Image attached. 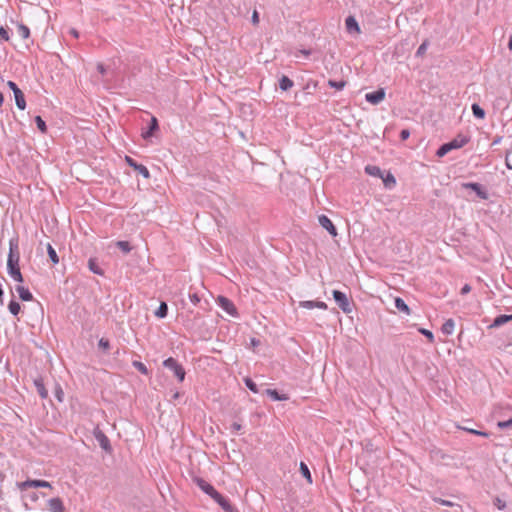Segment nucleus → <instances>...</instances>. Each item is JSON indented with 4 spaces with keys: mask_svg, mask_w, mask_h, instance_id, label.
<instances>
[{
    "mask_svg": "<svg viewBox=\"0 0 512 512\" xmlns=\"http://www.w3.org/2000/svg\"><path fill=\"white\" fill-rule=\"evenodd\" d=\"M20 255L18 250V240L12 238L9 241V254L7 259V272L10 277L19 283L24 281L19 267Z\"/></svg>",
    "mask_w": 512,
    "mask_h": 512,
    "instance_id": "obj_1",
    "label": "nucleus"
},
{
    "mask_svg": "<svg viewBox=\"0 0 512 512\" xmlns=\"http://www.w3.org/2000/svg\"><path fill=\"white\" fill-rule=\"evenodd\" d=\"M482 212L486 214H496L501 209V199L498 195L489 196L488 193L482 189Z\"/></svg>",
    "mask_w": 512,
    "mask_h": 512,
    "instance_id": "obj_2",
    "label": "nucleus"
},
{
    "mask_svg": "<svg viewBox=\"0 0 512 512\" xmlns=\"http://www.w3.org/2000/svg\"><path fill=\"white\" fill-rule=\"evenodd\" d=\"M163 365L165 368L173 371L174 375L177 377L179 382H183L185 379L186 372L181 364L178 363L177 360H175L172 357H169L163 362Z\"/></svg>",
    "mask_w": 512,
    "mask_h": 512,
    "instance_id": "obj_3",
    "label": "nucleus"
},
{
    "mask_svg": "<svg viewBox=\"0 0 512 512\" xmlns=\"http://www.w3.org/2000/svg\"><path fill=\"white\" fill-rule=\"evenodd\" d=\"M333 298L334 300L336 301L337 305L339 306V308L344 312V313H350L352 311V307H351V304H350V301L347 297V295L339 290H334L333 291Z\"/></svg>",
    "mask_w": 512,
    "mask_h": 512,
    "instance_id": "obj_4",
    "label": "nucleus"
},
{
    "mask_svg": "<svg viewBox=\"0 0 512 512\" xmlns=\"http://www.w3.org/2000/svg\"><path fill=\"white\" fill-rule=\"evenodd\" d=\"M7 85L14 93L15 102H16L17 107L20 110H24L26 108V101H25L23 92L19 89V87L13 81H8Z\"/></svg>",
    "mask_w": 512,
    "mask_h": 512,
    "instance_id": "obj_5",
    "label": "nucleus"
},
{
    "mask_svg": "<svg viewBox=\"0 0 512 512\" xmlns=\"http://www.w3.org/2000/svg\"><path fill=\"white\" fill-rule=\"evenodd\" d=\"M216 303L226 312L228 313L229 315L233 316V317H237L238 316V313H237V309L235 307V305L233 304V302L228 299L227 297H224V296H219L217 299H216Z\"/></svg>",
    "mask_w": 512,
    "mask_h": 512,
    "instance_id": "obj_6",
    "label": "nucleus"
},
{
    "mask_svg": "<svg viewBox=\"0 0 512 512\" xmlns=\"http://www.w3.org/2000/svg\"><path fill=\"white\" fill-rule=\"evenodd\" d=\"M18 488L21 491H24L28 488H51V484L45 480H26L24 482H20L17 484Z\"/></svg>",
    "mask_w": 512,
    "mask_h": 512,
    "instance_id": "obj_7",
    "label": "nucleus"
},
{
    "mask_svg": "<svg viewBox=\"0 0 512 512\" xmlns=\"http://www.w3.org/2000/svg\"><path fill=\"white\" fill-rule=\"evenodd\" d=\"M94 437L98 441L100 447L103 450H105L107 452L111 451L110 441H109L108 437L104 434V432L102 430H100L99 428H96L94 430Z\"/></svg>",
    "mask_w": 512,
    "mask_h": 512,
    "instance_id": "obj_8",
    "label": "nucleus"
},
{
    "mask_svg": "<svg viewBox=\"0 0 512 512\" xmlns=\"http://www.w3.org/2000/svg\"><path fill=\"white\" fill-rule=\"evenodd\" d=\"M217 502L225 512H238L237 509L231 505L229 500L222 496L218 491L212 498Z\"/></svg>",
    "mask_w": 512,
    "mask_h": 512,
    "instance_id": "obj_9",
    "label": "nucleus"
},
{
    "mask_svg": "<svg viewBox=\"0 0 512 512\" xmlns=\"http://www.w3.org/2000/svg\"><path fill=\"white\" fill-rule=\"evenodd\" d=\"M194 482L204 493L209 495L211 498H213V496L217 493V490L202 478H195Z\"/></svg>",
    "mask_w": 512,
    "mask_h": 512,
    "instance_id": "obj_10",
    "label": "nucleus"
},
{
    "mask_svg": "<svg viewBox=\"0 0 512 512\" xmlns=\"http://www.w3.org/2000/svg\"><path fill=\"white\" fill-rule=\"evenodd\" d=\"M319 224L326 229L332 236H337V230L332 221L326 216L321 215L318 218Z\"/></svg>",
    "mask_w": 512,
    "mask_h": 512,
    "instance_id": "obj_11",
    "label": "nucleus"
},
{
    "mask_svg": "<svg viewBox=\"0 0 512 512\" xmlns=\"http://www.w3.org/2000/svg\"><path fill=\"white\" fill-rule=\"evenodd\" d=\"M384 97H385V92L383 89H379L377 91L367 93L365 95L366 101L371 104H374V105L380 103L384 99Z\"/></svg>",
    "mask_w": 512,
    "mask_h": 512,
    "instance_id": "obj_12",
    "label": "nucleus"
},
{
    "mask_svg": "<svg viewBox=\"0 0 512 512\" xmlns=\"http://www.w3.org/2000/svg\"><path fill=\"white\" fill-rule=\"evenodd\" d=\"M462 189L465 192L466 196H469V194L471 192H473L475 195H474V197H472V199L480 197V184L479 183H464V184H462Z\"/></svg>",
    "mask_w": 512,
    "mask_h": 512,
    "instance_id": "obj_13",
    "label": "nucleus"
},
{
    "mask_svg": "<svg viewBox=\"0 0 512 512\" xmlns=\"http://www.w3.org/2000/svg\"><path fill=\"white\" fill-rule=\"evenodd\" d=\"M48 507L50 512H65L63 502L60 498H52L48 501Z\"/></svg>",
    "mask_w": 512,
    "mask_h": 512,
    "instance_id": "obj_14",
    "label": "nucleus"
},
{
    "mask_svg": "<svg viewBox=\"0 0 512 512\" xmlns=\"http://www.w3.org/2000/svg\"><path fill=\"white\" fill-rule=\"evenodd\" d=\"M346 29L349 33H360L358 22L353 16H348L345 20Z\"/></svg>",
    "mask_w": 512,
    "mask_h": 512,
    "instance_id": "obj_15",
    "label": "nucleus"
},
{
    "mask_svg": "<svg viewBox=\"0 0 512 512\" xmlns=\"http://www.w3.org/2000/svg\"><path fill=\"white\" fill-rule=\"evenodd\" d=\"M299 306L306 309H313V308H319V309H327L326 303L322 301H301L299 303Z\"/></svg>",
    "mask_w": 512,
    "mask_h": 512,
    "instance_id": "obj_16",
    "label": "nucleus"
},
{
    "mask_svg": "<svg viewBox=\"0 0 512 512\" xmlns=\"http://www.w3.org/2000/svg\"><path fill=\"white\" fill-rule=\"evenodd\" d=\"M512 320V314L511 315H499L497 316L493 322L491 324H489V328H497V327H500L504 324H506L507 322L511 321Z\"/></svg>",
    "mask_w": 512,
    "mask_h": 512,
    "instance_id": "obj_17",
    "label": "nucleus"
},
{
    "mask_svg": "<svg viewBox=\"0 0 512 512\" xmlns=\"http://www.w3.org/2000/svg\"><path fill=\"white\" fill-rule=\"evenodd\" d=\"M469 137L467 135L459 134L456 138L451 140L449 143L452 145L453 149H459L463 147L466 143H468Z\"/></svg>",
    "mask_w": 512,
    "mask_h": 512,
    "instance_id": "obj_18",
    "label": "nucleus"
},
{
    "mask_svg": "<svg viewBox=\"0 0 512 512\" xmlns=\"http://www.w3.org/2000/svg\"><path fill=\"white\" fill-rule=\"evenodd\" d=\"M157 129H158V121L155 117H152L148 129L142 132V137L144 139L150 138Z\"/></svg>",
    "mask_w": 512,
    "mask_h": 512,
    "instance_id": "obj_19",
    "label": "nucleus"
},
{
    "mask_svg": "<svg viewBox=\"0 0 512 512\" xmlns=\"http://www.w3.org/2000/svg\"><path fill=\"white\" fill-rule=\"evenodd\" d=\"M88 268L91 272L97 275H104V270L99 266L98 262L94 258H90L88 261Z\"/></svg>",
    "mask_w": 512,
    "mask_h": 512,
    "instance_id": "obj_20",
    "label": "nucleus"
},
{
    "mask_svg": "<svg viewBox=\"0 0 512 512\" xmlns=\"http://www.w3.org/2000/svg\"><path fill=\"white\" fill-rule=\"evenodd\" d=\"M34 385L36 387V390H37L38 394L40 395V397L42 399H45V398L48 397V391L45 388V385H44V383H43V381L41 379H35L34 380Z\"/></svg>",
    "mask_w": 512,
    "mask_h": 512,
    "instance_id": "obj_21",
    "label": "nucleus"
},
{
    "mask_svg": "<svg viewBox=\"0 0 512 512\" xmlns=\"http://www.w3.org/2000/svg\"><path fill=\"white\" fill-rule=\"evenodd\" d=\"M16 33L23 39V40H26L30 37V29L22 24V23H18L16 25Z\"/></svg>",
    "mask_w": 512,
    "mask_h": 512,
    "instance_id": "obj_22",
    "label": "nucleus"
},
{
    "mask_svg": "<svg viewBox=\"0 0 512 512\" xmlns=\"http://www.w3.org/2000/svg\"><path fill=\"white\" fill-rule=\"evenodd\" d=\"M16 291L23 301H31L33 299L32 293L24 286H17Z\"/></svg>",
    "mask_w": 512,
    "mask_h": 512,
    "instance_id": "obj_23",
    "label": "nucleus"
},
{
    "mask_svg": "<svg viewBox=\"0 0 512 512\" xmlns=\"http://www.w3.org/2000/svg\"><path fill=\"white\" fill-rule=\"evenodd\" d=\"M454 328H455V322L452 319H448L442 325L441 331L445 335H451L454 332Z\"/></svg>",
    "mask_w": 512,
    "mask_h": 512,
    "instance_id": "obj_24",
    "label": "nucleus"
},
{
    "mask_svg": "<svg viewBox=\"0 0 512 512\" xmlns=\"http://www.w3.org/2000/svg\"><path fill=\"white\" fill-rule=\"evenodd\" d=\"M267 395H269L274 401H285L288 400V396L286 394H279L275 389H267Z\"/></svg>",
    "mask_w": 512,
    "mask_h": 512,
    "instance_id": "obj_25",
    "label": "nucleus"
},
{
    "mask_svg": "<svg viewBox=\"0 0 512 512\" xmlns=\"http://www.w3.org/2000/svg\"><path fill=\"white\" fill-rule=\"evenodd\" d=\"M279 87L281 90L287 91L293 87V81L289 77L283 75L279 80Z\"/></svg>",
    "mask_w": 512,
    "mask_h": 512,
    "instance_id": "obj_26",
    "label": "nucleus"
},
{
    "mask_svg": "<svg viewBox=\"0 0 512 512\" xmlns=\"http://www.w3.org/2000/svg\"><path fill=\"white\" fill-rule=\"evenodd\" d=\"M395 307L406 315L410 314V309L402 298H395Z\"/></svg>",
    "mask_w": 512,
    "mask_h": 512,
    "instance_id": "obj_27",
    "label": "nucleus"
},
{
    "mask_svg": "<svg viewBox=\"0 0 512 512\" xmlns=\"http://www.w3.org/2000/svg\"><path fill=\"white\" fill-rule=\"evenodd\" d=\"M365 172L371 176L380 177V178L383 177V172L378 166L367 165L365 167Z\"/></svg>",
    "mask_w": 512,
    "mask_h": 512,
    "instance_id": "obj_28",
    "label": "nucleus"
},
{
    "mask_svg": "<svg viewBox=\"0 0 512 512\" xmlns=\"http://www.w3.org/2000/svg\"><path fill=\"white\" fill-rule=\"evenodd\" d=\"M300 472L303 475V477H305L307 482L309 484H312L313 480H312L311 472H310L308 466L304 462H300Z\"/></svg>",
    "mask_w": 512,
    "mask_h": 512,
    "instance_id": "obj_29",
    "label": "nucleus"
},
{
    "mask_svg": "<svg viewBox=\"0 0 512 512\" xmlns=\"http://www.w3.org/2000/svg\"><path fill=\"white\" fill-rule=\"evenodd\" d=\"M385 187L393 188L396 184L395 177L391 173H387L386 176L381 177Z\"/></svg>",
    "mask_w": 512,
    "mask_h": 512,
    "instance_id": "obj_30",
    "label": "nucleus"
},
{
    "mask_svg": "<svg viewBox=\"0 0 512 512\" xmlns=\"http://www.w3.org/2000/svg\"><path fill=\"white\" fill-rule=\"evenodd\" d=\"M167 313H168L167 304L165 302H161L160 306L155 311V316H157L158 318H164L167 316Z\"/></svg>",
    "mask_w": 512,
    "mask_h": 512,
    "instance_id": "obj_31",
    "label": "nucleus"
},
{
    "mask_svg": "<svg viewBox=\"0 0 512 512\" xmlns=\"http://www.w3.org/2000/svg\"><path fill=\"white\" fill-rule=\"evenodd\" d=\"M451 150H453L452 145L448 142L440 146V148L437 150L436 155L438 157H443L447 153H449Z\"/></svg>",
    "mask_w": 512,
    "mask_h": 512,
    "instance_id": "obj_32",
    "label": "nucleus"
},
{
    "mask_svg": "<svg viewBox=\"0 0 512 512\" xmlns=\"http://www.w3.org/2000/svg\"><path fill=\"white\" fill-rule=\"evenodd\" d=\"M451 150H453L452 145L448 142L440 146V148L437 150L436 155L438 157H443L447 153H449Z\"/></svg>",
    "mask_w": 512,
    "mask_h": 512,
    "instance_id": "obj_33",
    "label": "nucleus"
},
{
    "mask_svg": "<svg viewBox=\"0 0 512 512\" xmlns=\"http://www.w3.org/2000/svg\"><path fill=\"white\" fill-rule=\"evenodd\" d=\"M115 244L125 254H128L132 250V246L128 241H117Z\"/></svg>",
    "mask_w": 512,
    "mask_h": 512,
    "instance_id": "obj_34",
    "label": "nucleus"
},
{
    "mask_svg": "<svg viewBox=\"0 0 512 512\" xmlns=\"http://www.w3.org/2000/svg\"><path fill=\"white\" fill-rule=\"evenodd\" d=\"M8 309L11 314H13L14 316H17L21 310V306L17 301L11 300L8 305Z\"/></svg>",
    "mask_w": 512,
    "mask_h": 512,
    "instance_id": "obj_35",
    "label": "nucleus"
},
{
    "mask_svg": "<svg viewBox=\"0 0 512 512\" xmlns=\"http://www.w3.org/2000/svg\"><path fill=\"white\" fill-rule=\"evenodd\" d=\"M47 251H48V255H49V258L51 259V261L54 264H57L59 262V258L57 256L55 249L50 244H48Z\"/></svg>",
    "mask_w": 512,
    "mask_h": 512,
    "instance_id": "obj_36",
    "label": "nucleus"
},
{
    "mask_svg": "<svg viewBox=\"0 0 512 512\" xmlns=\"http://www.w3.org/2000/svg\"><path fill=\"white\" fill-rule=\"evenodd\" d=\"M328 85L331 87V88H335L336 90H342L345 85H346V82L345 81H335V80H329L328 81Z\"/></svg>",
    "mask_w": 512,
    "mask_h": 512,
    "instance_id": "obj_37",
    "label": "nucleus"
},
{
    "mask_svg": "<svg viewBox=\"0 0 512 512\" xmlns=\"http://www.w3.org/2000/svg\"><path fill=\"white\" fill-rule=\"evenodd\" d=\"M35 122H36L37 128H38L42 133H45V132H46V130H47V126H46L45 121H44L40 116H36V117H35Z\"/></svg>",
    "mask_w": 512,
    "mask_h": 512,
    "instance_id": "obj_38",
    "label": "nucleus"
},
{
    "mask_svg": "<svg viewBox=\"0 0 512 512\" xmlns=\"http://www.w3.org/2000/svg\"><path fill=\"white\" fill-rule=\"evenodd\" d=\"M139 174H141L144 178H149L150 177V173H149V170L147 169L146 166L142 165V164H138L136 169H135Z\"/></svg>",
    "mask_w": 512,
    "mask_h": 512,
    "instance_id": "obj_39",
    "label": "nucleus"
},
{
    "mask_svg": "<svg viewBox=\"0 0 512 512\" xmlns=\"http://www.w3.org/2000/svg\"><path fill=\"white\" fill-rule=\"evenodd\" d=\"M497 427L499 429H512V418L506 420V421H499L497 422Z\"/></svg>",
    "mask_w": 512,
    "mask_h": 512,
    "instance_id": "obj_40",
    "label": "nucleus"
},
{
    "mask_svg": "<svg viewBox=\"0 0 512 512\" xmlns=\"http://www.w3.org/2000/svg\"><path fill=\"white\" fill-rule=\"evenodd\" d=\"M245 384L250 391H252L253 393H258V387L256 383L252 381V379L245 378Z\"/></svg>",
    "mask_w": 512,
    "mask_h": 512,
    "instance_id": "obj_41",
    "label": "nucleus"
},
{
    "mask_svg": "<svg viewBox=\"0 0 512 512\" xmlns=\"http://www.w3.org/2000/svg\"><path fill=\"white\" fill-rule=\"evenodd\" d=\"M133 366L142 374H148V369L142 362L134 361Z\"/></svg>",
    "mask_w": 512,
    "mask_h": 512,
    "instance_id": "obj_42",
    "label": "nucleus"
},
{
    "mask_svg": "<svg viewBox=\"0 0 512 512\" xmlns=\"http://www.w3.org/2000/svg\"><path fill=\"white\" fill-rule=\"evenodd\" d=\"M0 39L3 40V41H9L10 40V35H9V31L7 28L1 26L0 27Z\"/></svg>",
    "mask_w": 512,
    "mask_h": 512,
    "instance_id": "obj_43",
    "label": "nucleus"
},
{
    "mask_svg": "<svg viewBox=\"0 0 512 512\" xmlns=\"http://www.w3.org/2000/svg\"><path fill=\"white\" fill-rule=\"evenodd\" d=\"M429 45V42L425 40L418 48L416 55L417 56H423L427 50V47Z\"/></svg>",
    "mask_w": 512,
    "mask_h": 512,
    "instance_id": "obj_44",
    "label": "nucleus"
},
{
    "mask_svg": "<svg viewBox=\"0 0 512 512\" xmlns=\"http://www.w3.org/2000/svg\"><path fill=\"white\" fill-rule=\"evenodd\" d=\"M98 345H99V348H101L104 351H107L110 348V342L108 339H105V338H101L99 340Z\"/></svg>",
    "mask_w": 512,
    "mask_h": 512,
    "instance_id": "obj_45",
    "label": "nucleus"
},
{
    "mask_svg": "<svg viewBox=\"0 0 512 512\" xmlns=\"http://www.w3.org/2000/svg\"><path fill=\"white\" fill-rule=\"evenodd\" d=\"M420 333H422L424 336H426L428 338V340L430 342H433L434 340V336H433V333L427 329H424V328H421L419 329Z\"/></svg>",
    "mask_w": 512,
    "mask_h": 512,
    "instance_id": "obj_46",
    "label": "nucleus"
},
{
    "mask_svg": "<svg viewBox=\"0 0 512 512\" xmlns=\"http://www.w3.org/2000/svg\"><path fill=\"white\" fill-rule=\"evenodd\" d=\"M494 505H495L498 509L502 510V509H504V508H505L506 503H505V501H503V500H501L500 498L496 497V498L494 499Z\"/></svg>",
    "mask_w": 512,
    "mask_h": 512,
    "instance_id": "obj_47",
    "label": "nucleus"
},
{
    "mask_svg": "<svg viewBox=\"0 0 512 512\" xmlns=\"http://www.w3.org/2000/svg\"><path fill=\"white\" fill-rule=\"evenodd\" d=\"M472 111L475 117L480 118V104L474 103L472 105Z\"/></svg>",
    "mask_w": 512,
    "mask_h": 512,
    "instance_id": "obj_48",
    "label": "nucleus"
},
{
    "mask_svg": "<svg viewBox=\"0 0 512 512\" xmlns=\"http://www.w3.org/2000/svg\"><path fill=\"white\" fill-rule=\"evenodd\" d=\"M434 501L436 503H439V504L444 505V506H453L454 505L453 502L447 501V500H444V499H441V498H434Z\"/></svg>",
    "mask_w": 512,
    "mask_h": 512,
    "instance_id": "obj_49",
    "label": "nucleus"
},
{
    "mask_svg": "<svg viewBox=\"0 0 512 512\" xmlns=\"http://www.w3.org/2000/svg\"><path fill=\"white\" fill-rule=\"evenodd\" d=\"M189 298L194 305H197L200 302V297L197 293L189 294Z\"/></svg>",
    "mask_w": 512,
    "mask_h": 512,
    "instance_id": "obj_50",
    "label": "nucleus"
},
{
    "mask_svg": "<svg viewBox=\"0 0 512 512\" xmlns=\"http://www.w3.org/2000/svg\"><path fill=\"white\" fill-rule=\"evenodd\" d=\"M125 160H126V163H127L130 167H132V168L136 169V167H137L138 163H137L134 159H132V158H131V157H129V156H126V157H125Z\"/></svg>",
    "mask_w": 512,
    "mask_h": 512,
    "instance_id": "obj_51",
    "label": "nucleus"
},
{
    "mask_svg": "<svg viewBox=\"0 0 512 512\" xmlns=\"http://www.w3.org/2000/svg\"><path fill=\"white\" fill-rule=\"evenodd\" d=\"M409 136H410V132H409V130H407V129H403V130L400 132V138H401V140H403V141H404V140H407V139L409 138Z\"/></svg>",
    "mask_w": 512,
    "mask_h": 512,
    "instance_id": "obj_52",
    "label": "nucleus"
},
{
    "mask_svg": "<svg viewBox=\"0 0 512 512\" xmlns=\"http://www.w3.org/2000/svg\"><path fill=\"white\" fill-rule=\"evenodd\" d=\"M63 396H64V392H63V390L59 387V388L56 390V397H57V399L61 402V401H63Z\"/></svg>",
    "mask_w": 512,
    "mask_h": 512,
    "instance_id": "obj_53",
    "label": "nucleus"
},
{
    "mask_svg": "<svg viewBox=\"0 0 512 512\" xmlns=\"http://www.w3.org/2000/svg\"><path fill=\"white\" fill-rule=\"evenodd\" d=\"M471 291V286L468 284H465L461 289V294L465 295Z\"/></svg>",
    "mask_w": 512,
    "mask_h": 512,
    "instance_id": "obj_54",
    "label": "nucleus"
},
{
    "mask_svg": "<svg viewBox=\"0 0 512 512\" xmlns=\"http://www.w3.org/2000/svg\"><path fill=\"white\" fill-rule=\"evenodd\" d=\"M252 22L253 24H258L259 23V15H258V12L257 11H254L253 12V15H252Z\"/></svg>",
    "mask_w": 512,
    "mask_h": 512,
    "instance_id": "obj_55",
    "label": "nucleus"
},
{
    "mask_svg": "<svg viewBox=\"0 0 512 512\" xmlns=\"http://www.w3.org/2000/svg\"><path fill=\"white\" fill-rule=\"evenodd\" d=\"M231 429L234 431V432H238L239 430H241V424L237 423V422H234L232 425H231Z\"/></svg>",
    "mask_w": 512,
    "mask_h": 512,
    "instance_id": "obj_56",
    "label": "nucleus"
},
{
    "mask_svg": "<svg viewBox=\"0 0 512 512\" xmlns=\"http://www.w3.org/2000/svg\"><path fill=\"white\" fill-rule=\"evenodd\" d=\"M97 70L99 71L100 74L104 75L105 72H106V69L104 67V65L102 63H98L97 64Z\"/></svg>",
    "mask_w": 512,
    "mask_h": 512,
    "instance_id": "obj_57",
    "label": "nucleus"
},
{
    "mask_svg": "<svg viewBox=\"0 0 512 512\" xmlns=\"http://www.w3.org/2000/svg\"><path fill=\"white\" fill-rule=\"evenodd\" d=\"M69 33H70L74 38H78V37H79V33H78V31H77L76 29H74V28H71V29L69 30Z\"/></svg>",
    "mask_w": 512,
    "mask_h": 512,
    "instance_id": "obj_58",
    "label": "nucleus"
},
{
    "mask_svg": "<svg viewBox=\"0 0 512 512\" xmlns=\"http://www.w3.org/2000/svg\"><path fill=\"white\" fill-rule=\"evenodd\" d=\"M179 397H180V392H178V391L174 392L173 395H172V398L174 400L178 399Z\"/></svg>",
    "mask_w": 512,
    "mask_h": 512,
    "instance_id": "obj_59",
    "label": "nucleus"
},
{
    "mask_svg": "<svg viewBox=\"0 0 512 512\" xmlns=\"http://www.w3.org/2000/svg\"><path fill=\"white\" fill-rule=\"evenodd\" d=\"M3 102H4V95H3V93L0 92V107L2 106Z\"/></svg>",
    "mask_w": 512,
    "mask_h": 512,
    "instance_id": "obj_60",
    "label": "nucleus"
},
{
    "mask_svg": "<svg viewBox=\"0 0 512 512\" xmlns=\"http://www.w3.org/2000/svg\"><path fill=\"white\" fill-rule=\"evenodd\" d=\"M300 52H301L303 55H305V56H309V55H310V51H308V50H301Z\"/></svg>",
    "mask_w": 512,
    "mask_h": 512,
    "instance_id": "obj_61",
    "label": "nucleus"
},
{
    "mask_svg": "<svg viewBox=\"0 0 512 512\" xmlns=\"http://www.w3.org/2000/svg\"><path fill=\"white\" fill-rule=\"evenodd\" d=\"M470 432L473 434H476V435H480V430L472 429V430H470Z\"/></svg>",
    "mask_w": 512,
    "mask_h": 512,
    "instance_id": "obj_62",
    "label": "nucleus"
},
{
    "mask_svg": "<svg viewBox=\"0 0 512 512\" xmlns=\"http://www.w3.org/2000/svg\"><path fill=\"white\" fill-rule=\"evenodd\" d=\"M508 48L512 50V37L509 39Z\"/></svg>",
    "mask_w": 512,
    "mask_h": 512,
    "instance_id": "obj_63",
    "label": "nucleus"
},
{
    "mask_svg": "<svg viewBox=\"0 0 512 512\" xmlns=\"http://www.w3.org/2000/svg\"><path fill=\"white\" fill-rule=\"evenodd\" d=\"M462 429H463V430H465V431H468V432H470V430H472V429L470 428V426H467V427H466V426H465V427H462Z\"/></svg>",
    "mask_w": 512,
    "mask_h": 512,
    "instance_id": "obj_64",
    "label": "nucleus"
}]
</instances>
